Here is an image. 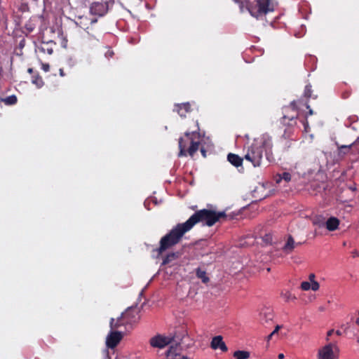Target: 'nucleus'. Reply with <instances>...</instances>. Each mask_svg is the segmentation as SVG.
Here are the masks:
<instances>
[{"mask_svg": "<svg viewBox=\"0 0 359 359\" xmlns=\"http://www.w3.org/2000/svg\"><path fill=\"white\" fill-rule=\"evenodd\" d=\"M224 212H216L208 209L196 211L185 222L179 223L163 236L159 241V247L156 250L162 255L166 250L178 244L184 235L189 231L196 224L202 222L203 225L212 226L222 218H226Z\"/></svg>", "mask_w": 359, "mask_h": 359, "instance_id": "f257e3e1", "label": "nucleus"}, {"mask_svg": "<svg viewBox=\"0 0 359 359\" xmlns=\"http://www.w3.org/2000/svg\"><path fill=\"white\" fill-rule=\"evenodd\" d=\"M272 147L271 137L264 134L259 138L255 139L248 147L245 159L252 163L254 167H259L263 158V150H265L266 155H268V151H271Z\"/></svg>", "mask_w": 359, "mask_h": 359, "instance_id": "f03ea898", "label": "nucleus"}, {"mask_svg": "<svg viewBox=\"0 0 359 359\" xmlns=\"http://www.w3.org/2000/svg\"><path fill=\"white\" fill-rule=\"evenodd\" d=\"M300 101H292L288 106L283 108V116L280 118V123L285 127L283 137L285 139L290 138L297 127L298 118V103Z\"/></svg>", "mask_w": 359, "mask_h": 359, "instance_id": "7ed1b4c3", "label": "nucleus"}, {"mask_svg": "<svg viewBox=\"0 0 359 359\" xmlns=\"http://www.w3.org/2000/svg\"><path fill=\"white\" fill-rule=\"evenodd\" d=\"M197 130L192 132H186L183 137L179 140V148L180 152L178 156H187L189 155L193 156L194 154L198 150L200 141L195 140L194 137L197 136L199 139V133L197 130H199L198 122H196Z\"/></svg>", "mask_w": 359, "mask_h": 359, "instance_id": "20e7f679", "label": "nucleus"}, {"mask_svg": "<svg viewBox=\"0 0 359 359\" xmlns=\"http://www.w3.org/2000/svg\"><path fill=\"white\" fill-rule=\"evenodd\" d=\"M275 6L273 0H256L253 3L248 2L246 6L250 15L259 19L268 13L273 12Z\"/></svg>", "mask_w": 359, "mask_h": 359, "instance_id": "39448f33", "label": "nucleus"}, {"mask_svg": "<svg viewBox=\"0 0 359 359\" xmlns=\"http://www.w3.org/2000/svg\"><path fill=\"white\" fill-rule=\"evenodd\" d=\"M140 318L138 311L136 309L128 308L125 313H122L121 318L115 321L114 318H111L109 325L111 330L116 329L124 324V320L128 323L137 322Z\"/></svg>", "mask_w": 359, "mask_h": 359, "instance_id": "423d86ee", "label": "nucleus"}, {"mask_svg": "<svg viewBox=\"0 0 359 359\" xmlns=\"http://www.w3.org/2000/svg\"><path fill=\"white\" fill-rule=\"evenodd\" d=\"M114 4V0H98L91 3L90 13L91 15L102 17Z\"/></svg>", "mask_w": 359, "mask_h": 359, "instance_id": "0eeeda50", "label": "nucleus"}, {"mask_svg": "<svg viewBox=\"0 0 359 359\" xmlns=\"http://www.w3.org/2000/svg\"><path fill=\"white\" fill-rule=\"evenodd\" d=\"M175 341V336H163L157 334L156 336L150 339L149 343L152 347L163 348L166 346L172 344Z\"/></svg>", "mask_w": 359, "mask_h": 359, "instance_id": "6e6552de", "label": "nucleus"}, {"mask_svg": "<svg viewBox=\"0 0 359 359\" xmlns=\"http://www.w3.org/2000/svg\"><path fill=\"white\" fill-rule=\"evenodd\" d=\"M334 349L337 350V346L330 343L318 350V359H337L338 355Z\"/></svg>", "mask_w": 359, "mask_h": 359, "instance_id": "1a4fd4ad", "label": "nucleus"}, {"mask_svg": "<svg viewBox=\"0 0 359 359\" xmlns=\"http://www.w3.org/2000/svg\"><path fill=\"white\" fill-rule=\"evenodd\" d=\"M123 338V334L118 331H111L107 337L106 345L109 348H115Z\"/></svg>", "mask_w": 359, "mask_h": 359, "instance_id": "9d476101", "label": "nucleus"}, {"mask_svg": "<svg viewBox=\"0 0 359 359\" xmlns=\"http://www.w3.org/2000/svg\"><path fill=\"white\" fill-rule=\"evenodd\" d=\"M273 318V313L270 308H264L261 311L259 320L262 325L270 324Z\"/></svg>", "mask_w": 359, "mask_h": 359, "instance_id": "9b49d317", "label": "nucleus"}, {"mask_svg": "<svg viewBox=\"0 0 359 359\" xmlns=\"http://www.w3.org/2000/svg\"><path fill=\"white\" fill-rule=\"evenodd\" d=\"M210 347L214 350L219 348L223 352H226L228 351V348L225 343L223 341L222 337L220 335L214 337L212 339Z\"/></svg>", "mask_w": 359, "mask_h": 359, "instance_id": "f8f14e48", "label": "nucleus"}, {"mask_svg": "<svg viewBox=\"0 0 359 359\" xmlns=\"http://www.w3.org/2000/svg\"><path fill=\"white\" fill-rule=\"evenodd\" d=\"M56 46V43L53 41H42L37 47L38 50L42 53H47L51 55L53 53V50Z\"/></svg>", "mask_w": 359, "mask_h": 359, "instance_id": "ddd939ff", "label": "nucleus"}, {"mask_svg": "<svg viewBox=\"0 0 359 359\" xmlns=\"http://www.w3.org/2000/svg\"><path fill=\"white\" fill-rule=\"evenodd\" d=\"M172 344H172L166 352L168 359H174L175 357L180 354V341L175 339V341L172 342Z\"/></svg>", "mask_w": 359, "mask_h": 359, "instance_id": "4468645a", "label": "nucleus"}, {"mask_svg": "<svg viewBox=\"0 0 359 359\" xmlns=\"http://www.w3.org/2000/svg\"><path fill=\"white\" fill-rule=\"evenodd\" d=\"M174 111H177L181 117H186L187 114L191 111V104L189 102L177 104L175 105Z\"/></svg>", "mask_w": 359, "mask_h": 359, "instance_id": "2eb2a0df", "label": "nucleus"}, {"mask_svg": "<svg viewBox=\"0 0 359 359\" xmlns=\"http://www.w3.org/2000/svg\"><path fill=\"white\" fill-rule=\"evenodd\" d=\"M301 245V243H295L293 237L289 235L286 243L282 248V250L284 253L288 255L290 254L297 245Z\"/></svg>", "mask_w": 359, "mask_h": 359, "instance_id": "dca6fc26", "label": "nucleus"}, {"mask_svg": "<svg viewBox=\"0 0 359 359\" xmlns=\"http://www.w3.org/2000/svg\"><path fill=\"white\" fill-rule=\"evenodd\" d=\"M339 223L338 218L331 217L325 222V227L328 231H333L338 229Z\"/></svg>", "mask_w": 359, "mask_h": 359, "instance_id": "f3484780", "label": "nucleus"}, {"mask_svg": "<svg viewBox=\"0 0 359 359\" xmlns=\"http://www.w3.org/2000/svg\"><path fill=\"white\" fill-rule=\"evenodd\" d=\"M227 160L231 164L237 168L242 165L243 161L238 155L232 153L228 154Z\"/></svg>", "mask_w": 359, "mask_h": 359, "instance_id": "a211bd4d", "label": "nucleus"}, {"mask_svg": "<svg viewBox=\"0 0 359 359\" xmlns=\"http://www.w3.org/2000/svg\"><path fill=\"white\" fill-rule=\"evenodd\" d=\"M341 153L347 154L352 148H355L359 151V138H357L349 145H341L338 147Z\"/></svg>", "mask_w": 359, "mask_h": 359, "instance_id": "6ab92c4d", "label": "nucleus"}, {"mask_svg": "<svg viewBox=\"0 0 359 359\" xmlns=\"http://www.w3.org/2000/svg\"><path fill=\"white\" fill-rule=\"evenodd\" d=\"M181 256V253L180 252H172L166 255V256L163 259V264L167 265L171 263L172 262L177 259Z\"/></svg>", "mask_w": 359, "mask_h": 359, "instance_id": "aec40b11", "label": "nucleus"}, {"mask_svg": "<svg viewBox=\"0 0 359 359\" xmlns=\"http://www.w3.org/2000/svg\"><path fill=\"white\" fill-rule=\"evenodd\" d=\"M196 275L203 283H207L210 280L209 278L207 276L205 271L201 270L200 268L196 269Z\"/></svg>", "mask_w": 359, "mask_h": 359, "instance_id": "412c9836", "label": "nucleus"}, {"mask_svg": "<svg viewBox=\"0 0 359 359\" xmlns=\"http://www.w3.org/2000/svg\"><path fill=\"white\" fill-rule=\"evenodd\" d=\"M236 359H248L250 358V352L247 351H236L233 353Z\"/></svg>", "mask_w": 359, "mask_h": 359, "instance_id": "4be33fe9", "label": "nucleus"}, {"mask_svg": "<svg viewBox=\"0 0 359 359\" xmlns=\"http://www.w3.org/2000/svg\"><path fill=\"white\" fill-rule=\"evenodd\" d=\"M32 83L35 84L38 88L42 87L44 84V82H43L41 76H40L38 74V73H36L32 76Z\"/></svg>", "mask_w": 359, "mask_h": 359, "instance_id": "5701e85b", "label": "nucleus"}, {"mask_svg": "<svg viewBox=\"0 0 359 359\" xmlns=\"http://www.w3.org/2000/svg\"><path fill=\"white\" fill-rule=\"evenodd\" d=\"M2 101L7 105H13L17 103L18 98L15 95H12L5 97Z\"/></svg>", "mask_w": 359, "mask_h": 359, "instance_id": "b1692460", "label": "nucleus"}, {"mask_svg": "<svg viewBox=\"0 0 359 359\" xmlns=\"http://www.w3.org/2000/svg\"><path fill=\"white\" fill-rule=\"evenodd\" d=\"M280 296L286 302L296 299V297L289 291L282 292Z\"/></svg>", "mask_w": 359, "mask_h": 359, "instance_id": "393cba45", "label": "nucleus"}, {"mask_svg": "<svg viewBox=\"0 0 359 359\" xmlns=\"http://www.w3.org/2000/svg\"><path fill=\"white\" fill-rule=\"evenodd\" d=\"M282 180L285 182H290L291 180V175L287 172H284L281 175H278V178L276 179V182L279 183Z\"/></svg>", "mask_w": 359, "mask_h": 359, "instance_id": "a878e982", "label": "nucleus"}, {"mask_svg": "<svg viewBox=\"0 0 359 359\" xmlns=\"http://www.w3.org/2000/svg\"><path fill=\"white\" fill-rule=\"evenodd\" d=\"M312 86L310 83L307 84L306 86H305V88H304V96L306 98V99H309L311 97H312V89H311Z\"/></svg>", "mask_w": 359, "mask_h": 359, "instance_id": "bb28decb", "label": "nucleus"}, {"mask_svg": "<svg viewBox=\"0 0 359 359\" xmlns=\"http://www.w3.org/2000/svg\"><path fill=\"white\" fill-rule=\"evenodd\" d=\"M313 225L318 226L319 227H324L325 226V222L321 218H315L313 220Z\"/></svg>", "mask_w": 359, "mask_h": 359, "instance_id": "cd10ccee", "label": "nucleus"}, {"mask_svg": "<svg viewBox=\"0 0 359 359\" xmlns=\"http://www.w3.org/2000/svg\"><path fill=\"white\" fill-rule=\"evenodd\" d=\"M311 283L308 281H304L301 284V288L302 290L307 291L311 289Z\"/></svg>", "mask_w": 359, "mask_h": 359, "instance_id": "c85d7f7f", "label": "nucleus"}, {"mask_svg": "<svg viewBox=\"0 0 359 359\" xmlns=\"http://www.w3.org/2000/svg\"><path fill=\"white\" fill-rule=\"evenodd\" d=\"M104 55L107 59L111 58L114 55V52L112 49L108 48L105 52Z\"/></svg>", "mask_w": 359, "mask_h": 359, "instance_id": "c756f323", "label": "nucleus"}, {"mask_svg": "<svg viewBox=\"0 0 359 359\" xmlns=\"http://www.w3.org/2000/svg\"><path fill=\"white\" fill-rule=\"evenodd\" d=\"M320 287L319 283L316 281H313L311 283V289L313 291H317Z\"/></svg>", "mask_w": 359, "mask_h": 359, "instance_id": "7c9ffc66", "label": "nucleus"}, {"mask_svg": "<svg viewBox=\"0 0 359 359\" xmlns=\"http://www.w3.org/2000/svg\"><path fill=\"white\" fill-rule=\"evenodd\" d=\"M301 122L302 123V124H303V126L304 127V130L306 131H307V128H309V123L307 121L306 118L301 120Z\"/></svg>", "mask_w": 359, "mask_h": 359, "instance_id": "2f4dec72", "label": "nucleus"}, {"mask_svg": "<svg viewBox=\"0 0 359 359\" xmlns=\"http://www.w3.org/2000/svg\"><path fill=\"white\" fill-rule=\"evenodd\" d=\"M79 20H80V21H79V22H76V24H77V25H78L81 28H82V29H88V27H83V22H82L83 18H79Z\"/></svg>", "mask_w": 359, "mask_h": 359, "instance_id": "473e14b6", "label": "nucleus"}, {"mask_svg": "<svg viewBox=\"0 0 359 359\" xmlns=\"http://www.w3.org/2000/svg\"><path fill=\"white\" fill-rule=\"evenodd\" d=\"M281 328V326L280 325H276V327H275L274 330L271 333L273 334V336L275 334H277L278 330Z\"/></svg>", "mask_w": 359, "mask_h": 359, "instance_id": "72a5a7b5", "label": "nucleus"}, {"mask_svg": "<svg viewBox=\"0 0 359 359\" xmlns=\"http://www.w3.org/2000/svg\"><path fill=\"white\" fill-rule=\"evenodd\" d=\"M334 330H330L327 332V338H326V340L328 341L329 340V337L334 333Z\"/></svg>", "mask_w": 359, "mask_h": 359, "instance_id": "f704fd0d", "label": "nucleus"}, {"mask_svg": "<svg viewBox=\"0 0 359 359\" xmlns=\"http://www.w3.org/2000/svg\"><path fill=\"white\" fill-rule=\"evenodd\" d=\"M305 105H306V107L309 109L308 114H309V115H310V116H311V115H313V110H312V109H310V106H309L307 103H306V104H305Z\"/></svg>", "mask_w": 359, "mask_h": 359, "instance_id": "c9c22d12", "label": "nucleus"}, {"mask_svg": "<svg viewBox=\"0 0 359 359\" xmlns=\"http://www.w3.org/2000/svg\"><path fill=\"white\" fill-rule=\"evenodd\" d=\"M49 69H50V67H49V65H48V64H44V65H43V69L45 72H48V71H49Z\"/></svg>", "mask_w": 359, "mask_h": 359, "instance_id": "e433bc0d", "label": "nucleus"}, {"mask_svg": "<svg viewBox=\"0 0 359 359\" xmlns=\"http://www.w3.org/2000/svg\"><path fill=\"white\" fill-rule=\"evenodd\" d=\"M314 278H315V275L313 273H311L309 276V280L312 283L313 281H315Z\"/></svg>", "mask_w": 359, "mask_h": 359, "instance_id": "4c0bfd02", "label": "nucleus"}, {"mask_svg": "<svg viewBox=\"0 0 359 359\" xmlns=\"http://www.w3.org/2000/svg\"><path fill=\"white\" fill-rule=\"evenodd\" d=\"M201 152L203 157H206V151L203 147L201 148Z\"/></svg>", "mask_w": 359, "mask_h": 359, "instance_id": "58836bf2", "label": "nucleus"}, {"mask_svg": "<svg viewBox=\"0 0 359 359\" xmlns=\"http://www.w3.org/2000/svg\"><path fill=\"white\" fill-rule=\"evenodd\" d=\"M352 255H353V257H359V252H358L357 250H354V251L352 252Z\"/></svg>", "mask_w": 359, "mask_h": 359, "instance_id": "ea45409f", "label": "nucleus"}, {"mask_svg": "<svg viewBox=\"0 0 359 359\" xmlns=\"http://www.w3.org/2000/svg\"><path fill=\"white\" fill-rule=\"evenodd\" d=\"M278 358V359H283L285 358V355L283 353H279Z\"/></svg>", "mask_w": 359, "mask_h": 359, "instance_id": "a19ab883", "label": "nucleus"}, {"mask_svg": "<svg viewBox=\"0 0 359 359\" xmlns=\"http://www.w3.org/2000/svg\"><path fill=\"white\" fill-rule=\"evenodd\" d=\"M26 28H27V29L29 30V32H32V31H33V29H34V28H33V27H28V25H26Z\"/></svg>", "mask_w": 359, "mask_h": 359, "instance_id": "79ce46f5", "label": "nucleus"}, {"mask_svg": "<svg viewBox=\"0 0 359 359\" xmlns=\"http://www.w3.org/2000/svg\"><path fill=\"white\" fill-rule=\"evenodd\" d=\"M27 72H28L29 74H31L34 73V70H33V69H32V68H29V69H27Z\"/></svg>", "mask_w": 359, "mask_h": 359, "instance_id": "37998d69", "label": "nucleus"}, {"mask_svg": "<svg viewBox=\"0 0 359 359\" xmlns=\"http://www.w3.org/2000/svg\"><path fill=\"white\" fill-rule=\"evenodd\" d=\"M336 334L338 335V336H341V332L340 330H337L335 332Z\"/></svg>", "mask_w": 359, "mask_h": 359, "instance_id": "c03bdc74", "label": "nucleus"}, {"mask_svg": "<svg viewBox=\"0 0 359 359\" xmlns=\"http://www.w3.org/2000/svg\"><path fill=\"white\" fill-rule=\"evenodd\" d=\"M273 337V334H270L267 336L266 339H267V341H269Z\"/></svg>", "mask_w": 359, "mask_h": 359, "instance_id": "a18cd8bd", "label": "nucleus"}, {"mask_svg": "<svg viewBox=\"0 0 359 359\" xmlns=\"http://www.w3.org/2000/svg\"><path fill=\"white\" fill-rule=\"evenodd\" d=\"M97 22V19H92L90 20V24H93V23H95Z\"/></svg>", "mask_w": 359, "mask_h": 359, "instance_id": "49530a36", "label": "nucleus"}, {"mask_svg": "<svg viewBox=\"0 0 359 359\" xmlns=\"http://www.w3.org/2000/svg\"><path fill=\"white\" fill-rule=\"evenodd\" d=\"M60 75H61L62 76H65V74H64V72H63V69H60Z\"/></svg>", "mask_w": 359, "mask_h": 359, "instance_id": "de8ad7c7", "label": "nucleus"}, {"mask_svg": "<svg viewBox=\"0 0 359 359\" xmlns=\"http://www.w3.org/2000/svg\"><path fill=\"white\" fill-rule=\"evenodd\" d=\"M355 323L359 326V318L356 319Z\"/></svg>", "mask_w": 359, "mask_h": 359, "instance_id": "09e8293b", "label": "nucleus"}, {"mask_svg": "<svg viewBox=\"0 0 359 359\" xmlns=\"http://www.w3.org/2000/svg\"><path fill=\"white\" fill-rule=\"evenodd\" d=\"M181 359H189V358H187V356H182V357L181 358Z\"/></svg>", "mask_w": 359, "mask_h": 359, "instance_id": "8fccbe9b", "label": "nucleus"}, {"mask_svg": "<svg viewBox=\"0 0 359 359\" xmlns=\"http://www.w3.org/2000/svg\"><path fill=\"white\" fill-rule=\"evenodd\" d=\"M236 2H239L241 1V0H235Z\"/></svg>", "mask_w": 359, "mask_h": 359, "instance_id": "3c124183", "label": "nucleus"}, {"mask_svg": "<svg viewBox=\"0 0 359 359\" xmlns=\"http://www.w3.org/2000/svg\"><path fill=\"white\" fill-rule=\"evenodd\" d=\"M270 270H271L270 268L267 269V271H270Z\"/></svg>", "mask_w": 359, "mask_h": 359, "instance_id": "603ef678", "label": "nucleus"}]
</instances>
